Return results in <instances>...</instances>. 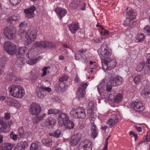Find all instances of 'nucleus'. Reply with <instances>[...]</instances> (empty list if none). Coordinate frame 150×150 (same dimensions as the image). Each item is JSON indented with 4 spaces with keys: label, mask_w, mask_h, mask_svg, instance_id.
Here are the masks:
<instances>
[{
    "label": "nucleus",
    "mask_w": 150,
    "mask_h": 150,
    "mask_svg": "<svg viewBox=\"0 0 150 150\" xmlns=\"http://www.w3.org/2000/svg\"><path fill=\"white\" fill-rule=\"evenodd\" d=\"M9 50L10 52H8V54L10 55H13L17 52V46L15 45H14L9 49Z\"/></svg>",
    "instance_id": "58836bf2"
},
{
    "label": "nucleus",
    "mask_w": 150,
    "mask_h": 150,
    "mask_svg": "<svg viewBox=\"0 0 150 150\" xmlns=\"http://www.w3.org/2000/svg\"><path fill=\"white\" fill-rule=\"evenodd\" d=\"M54 11L57 13V16L59 17V18L60 20H61L67 13V11L66 9L59 7L55 8Z\"/></svg>",
    "instance_id": "f3484780"
},
{
    "label": "nucleus",
    "mask_w": 150,
    "mask_h": 150,
    "mask_svg": "<svg viewBox=\"0 0 150 150\" xmlns=\"http://www.w3.org/2000/svg\"><path fill=\"white\" fill-rule=\"evenodd\" d=\"M123 98V96L121 93H118L115 97L114 101V102L117 103L120 102Z\"/></svg>",
    "instance_id": "ea45409f"
},
{
    "label": "nucleus",
    "mask_w": 150,
    "mask_h": 150,
    "mask_svg": "<svg viewBox=\"0 0 150 150\" xmlns=\"http://www.w3.org/2000/svg\"><path fill=\"white\" fill-rule=\"evenodd\" d=\"M40 58V57H38L36 59L29 61L28 62V64L30 65H34L39 61Z\"/></svg>",
    "instance_id": "8fccbe9b"
},
{
    "label": "nucleus",
    "mask_w": 150,
    "mask_h": 150,
    "mask_svg": "<svg viewBox=\"0 0 150 150\" xmlns=\"http://www.w3.org/2000/svg\"><path fill=\"white\" fill-rule=\"evenodd\" d=\"M6 78L7 80L13 82L18 81L19 79L13 73H11L9 74H7L6 76Z\"/></svg>",
    "instance_id": "cd10ccee"
},
{
    "label": "nucleus",
    "mask_w": 150,
    "mask_h": 150,
    "mask_svg": "<svg viewBox=\"0 0 150 150\" xmlns=\"http://www.w3.org/2000/svg\"><path fill=\"white\" fill-rule=\"evenodd\" d=\"M88 84L87 83H81L78 89L77 93L78 97L79 100H80L81 98H83L85 97L86 94L85 90Z\"/></svg>",
    "instance_id": "ddd939ff"
},
{
    "label": "nucleus",
    "mask_w": 150,
    "mask_h": 150,
    "mask_svg": "<svg viewBox=\"0 0 150 150\" xmlns=\"http://www.w3.org/2000/svg\"><path fill=\"white\" fill-rule=\"evenodd\" d=\"M89 63V67L90 69L88 70V73L90 74L96 73L98 69L97 63L95 61H90Z\"/></svg>",
    "instance_id": "a211bd4d"
},
{
    "label": "nucleus",
    "mask_w": 150,
    "mask_h": 150,
    "mask_svg": "<svg viewBox=\"0 0 150 150\" xmlns=\"http://www.w3.org/2000/svg\"><path fill=\"white\" fill-rule=\"evenodd\" d=\"M7 104L10 106H14L17 108L20 106V103L16 100L13 98H10L8 100Z\"/></svg>",
    "instance_id": "5701e85b"
},
{
    "label": "nucleus",
    "mask_w": 150,
    "mask_h": 150,
    "mask_svg": "<svg viewBox=\"0 0 150 150\" xmlns=\"http://www.w3.org/2000/svg\"><path fill=\"white\" fill-rule=\"evenodd\" d=\"M79 23L76 22H73L69 25V28L71 33L75 34L79 28Z\"/></svg>",
    "instance_id": "aec40b11"
},
{
    "label": "nucleus",
    "mask_w": 150,
    "mask_h": 150,
    "mask_svg": "<svg viewBox=\"0 0 150 150\" xmlns=\"http://www.w3.org/2000/svg\"><path fill=\"white\" fill-rule=\"evenodd\" d=\"M145 62L143 61L139 63L137 65L136 70L138 71H141L144 68L145 65Z\"/></svg>",
    "instance_id": "37998d69"
},
{
    "label": "nucleus",
    "mask_w": 150,
    "mask_h": 150,
    "mask_svg": "<svg viewBox=\"0 0 150 150\" xmlns=\"http://www.w3.org/2000/svg\"><path fill=\"white\" fill-rule=\"evenodd\" d=\"M103 69L104 71L110 70L114 68L116 66L117 62L115 59H102Z\"/></svg>",
    "instance_id": "0eeeda50"
},
{
    "label": "nucleus",
    "mask_w": 150,
    "mask_h": 150,
    "mask_svg": "<svg viewBox=\"0 0 150 150\" xmlns=\"http://www.w3.org/2000/svg\"><path fill=\"white\" fill-rule=\"evenodd\" d=\"M41 110V106L35 103H32L30 108V111L32 115H38Z\"/></svg>",
    "instance_id": "4468645a"
},
{
    "label": "nucleus",
    "mask_w": 150,
    "mask_h": 150,
    "mask_svg": "<svg viewBox=\"0 0 150 150\" xmlns=\"http://www.w3.org/2000/svg\"><path fill=\"white\" fill-rule=\"evenodd\" d=\"M59 87L60 88V91L63 92L67 90L68 85L65 82H62L59 83Z\"/></svg>",
    "instance_id": "a19ab883"
},
{
    "label": "nucleus",
    "mask_w": 150,
    "mask_h": 150,
    "mask_svg": "<svg viewBox=\"0 0 150 150\" xmlns=\"http://www.w3.org/2000/svg\"><path fill=\"white\" fill-rule=\"evenodd\" d=\"M63 125L69 129H72L74 127V124L73 122L69 120V119L67 122L64 123Z\"/></svg>",
    "instance_id": "c9c22d12"
},
{
    "label": "nucleus",
    "mask_w": 150,
    "mask_h": 150,
    "mask_svg": "<svg viewBox=\"0 0 150 150\" xmlns=\"http://www.w3.org/2000/svg\"><path fill=\"white\" fill-rule=\"evenodd\" d=\"M81 139V134L78 133L72 137L70 143L71 146L76 145L79 143Z\"/></svg>",
    "instance_id": "6ab92c4d"
},
{
    "label": "nucleus",
    "mask_w": 150,
    "mask_h": 150,
    "mask_svg": "<svg viewBox=\"0 0 150 150\" xmlns=\"http://www.w3.org/2000/svg\"><path fill=\"white\" fill-rule=\"evenodd\" d=\"M18 137L19 138L23 137L24 134V129L23 127H21L18 129Z\"/></svg>",
    "instance_id": "09e8293b"
},
{
    "label": "nucleus",
    "mask_w": 150,
    "mask_h": 150,
    "mask_svg": "<svg viewBox=\"0 0 150 150\" xmlns=\"http://www.w3.org/2000/svg\"><path fill=\"white\" fill-rule=\"evenodd\" d=\"M17 18L15 16H12L8 18L7 21L10 23H12L13 21L16 22L17 20Z\"/></svg>",
    "instance_id": "6e6d98bb"
},
{
    "label": "nucleus",
    "mask_w": 150,
    "mask_h": 150,
    "mask_svg": "<svg viewBox=\"0 0 150 150\" xmlns=\"http://www.w3.org/2000/svg\"><path fill=\"white\" fill-rule=\"evenodd\" d=\"M69 6L72 9L74 10L84 11L86 10V3L81 2V0H71Z\"/></svg>",
    "instance_id": "6e6552de"
},
{
    "label": "nucleus",
    "mask_w": 150,
    "mask_h": 150,
    "mask_svg": "<svg viewBox=\"0 0 150 150\" xmlns=\"http://www.w3.org/2000/svg\"><path fill=\"white\" fill-rule=\"evenodd\" d=\"M107 113L108 116H110L111 117L108 119L106 123L109 125L110 127L111 128L119 121L118 113L116 112L112 111L111 110H109Z\"/></svg>",
    "instance_id": "423d86ee"
},
{
    "label": "nucleus",
    "mask_w": 150,
    "mask_h": 150,
    "mask_svg": "<svg viewBox=\"0 0 150 150\" xmlns=\"http://www.w3.org/2000/svg\"><path fill=\"white\" fill-rule=\"evenodd\" d=\"M133 20L129 18L126 17V19L124 21V25L125 26H129L131 23H133L132 22Z\"/></svg>",
    "instance_id": "49530a36"
},
{
    "label": "nucleus",
    "mask_w": 150,
    "mask_h": 150,
    "mask_svg": "<svg viewBox=\"0 0 150 150\" xmlns=\"http://www.w3.org/2000/svg\"><path fill=\"white\" fill-rule=\"evenodd\" d=\"M25 48L23 47H19L18 51H17V54L19 55L23 54L25 52Z\"/></svg>",
    "instance_id": "5fc2aeb1"
},
{
    "label": "nucleus",
    "mask_w": 150,
    "mask_h": 150,
    "mask_svg": "<svg viewBox=\"0 0 150 150\" xmlns=\"http://www.w3.org/2000/svg\"><path fill=\"white\" fill-rule=\"evenodd\" d=\"M4 69V66L2 65H0V75L5 74Z\"/></svg>",
    "instance_id": "69168bd1"
},
{
    "label": "nucleus",
    "mask_w": 150,
    "mask_h": 150,
    "mask_svg": "<svg viewBox=\"0 0 150 150\" xmlns=\"http://www.w3.org/2000/svg\"><path fill=\"white\" fill-rule=\"evenodd\" d=\"M46 115L45 113H43L42 115L41 116H36L35 118V121L36 123H38L40 121L42 120L46 116Z\"/></svg>",
    "instance_id": "de8ad7c7"
},
{
    "label": "nucleus",
    "mask_w": 150,
    "mask_h": 150,
    "mask_svg": "<svg viewBox=\"0 0 150 150\" xmlns=\"http://www.w3.org/2000/svg\"><path fill=\"white\" fill-rule=\"evenodd\" d=\"M11 4L14 6H16L19 3L21 0H9Z\"/></svg>",
    "instance_id": "680f3d73"
},
{
    "label": "nucleus",
    "mask_w": 150,
    "mask_h": 150,
    "mask_svg": "<svg viewBox=\"0 0 150 150\" xmlns=\"http://www.w3.org/2000/svg\"><path fill=\"white\" fill-rule=\"evenodd\" d=\"M9 131L8 125L6 123L0 120V133H6Z\"/></svg>",
    "instance_id": "393cba45"
},
{
    "label": "nucleus",
    "mask_w": 150,
    "mask_h": 150,
    "mask_svg": "<svg viewBox=\"0 0 150 150\" xmlns=\"http://www.w3.org/2000/svg\"><path fill=\"white\" fill-rule=\"evenodd\" d=\"M126 13L127 17L134 20L136 17V14L135 11L130 8H128L127 9Z\"/></svg>",
    "instance_id": "4be33fe9"
},
{
    "label": "nucleus",
    "mask_w": 150,
    "mask_h": 150,
    "mask_svg": "<svg viewBox=\"0 0 150 150\" xmlns=\"http://www.w3.org/2000/svg\"><path fill=\"white\" fill-rule=\"evenodd\" d=\"M14 44L12 43L11 42L7 41L5 42L4 47L5 50L8 53V52H10L9 51V49L11 48V47H12L13 45Z\"/></svg>",
    "instance_id": "473e14b6"
},
{
    "label": "nucleus",
    "mask_w": 150,
    "mask_h": 150,
    "mask_svg": "<svg viewBox=\"0 0 150 150\" xmlns=\"http://www.w3.org/2000/svg\"><path fill=\"white\" fill-rule=\"evenodd\" d=\"M5 118L6 119L9 120L11 117V115L10 113L8 112H6L4 114Z\"/></svg>",
    "instance_id": "338daca9"
},
{
    "label": "nucleus",
    "mask_w": 150,
    "mask_h": 150,
    "mask_svg": "<svg viewBox=\"0 0 150 150\" xmlns=\"http://www.w3.org/2000/svg\"><path fill=\"white\" fill-rule=\"evenodd\" d=\"M144 38L145 35L143 33H137L136 39L138 42H142Z\"/></svg>",
    "instance_id": "e433bc0d"
},
{
    "label": "nucleus",
    "mask_w": 150,
    "mask_h": 150,
    "mask_svg": "<svg viewBox=\"0 0 150 150\" xmlns=\"http://www.w3.org/2000/svg\"><path fill=\"white\" fill-rule=\"evenodd\" d=\"M144 32L148 35H150V26L147 25L145 26L144 28Z\"/></svg>",
    "instance_id": "4d7b16f0"
},
{
    "label": "nucleus",
    "mask_w": 150,
    "mask_h": 150,
    "mask_svg": "<svg viewBox=\"0 0 150 150\" xmlns=\"http://www.w3.org/2000/svg\"><path fill=\"white\" fill-rule=\"evenodd\" d=\"M27 25V23L25 22H23L20 23L19 26L20 28H24L26 27ZM21 28H20L19 30V32H20L21 31Z\"/></svg>",
    "instance_id": "e2e57ef3"
},
{
    "label": "nucleus",
    "mask_w": 150,
    "mask_h": 150,
    "mask_svg": "<svg viewBox=\"0 0 150 150\" xmlns=\"http://www.w3.org/2000/svg\"><path fill=\"white\" fill-rule=\"evenodd\" d=\"M30 150H41V147L39 142L33 143L31 144L30 147Z\"/></svg>",
    "instance_id": "72a5a7b5"
},
{
    "label": "nucleus",
    "mask_w": 150,
    "mask_h": 150,
    "mask_svg": "<svg viewBox=\"0 0 150 150\" xmlns=\"http://www.w3.org/2000/svg\"><path fill=\"white\" fill-rule=\"evenodd\" d=\"M91 142L89 140L86 139L81 142L79 146V150H91Z\"/></svg>",
    "instance_id": "f8f14e48"
},
{
    "label": "nucleus",
    "mask_w": 150,
    "mask_h": 150,
    "mask_svg": "<svg viewBox=\"0 0 150 150\" xmlns=\"http://www.w3.org/2000/svg\"><path fill=\"white\" fill-rule=\"evenodd\" d=\"M14 145L11 143H4L1 145L0 147L2 150H11Z\"/></svg>",
    "instance_id": "b1692460"
},
{
    "label": "nucleus",
    "mask_w": 150,
    "mask_h": 150,
    "mask_svg": "<svg viewBox=\"0 0 150 150\" xmlns=\"http://www.w3.org/2000/svg\"><path fill=\"white\" fill-rule=\"evenodd\" d=\"M25 60L22 57H18L16 62V65L17 67H22L23 66Z\"/></svg>",
    "instance_id": "7c9ffc66"
},
{
    "label": "nucleus",
    "mask_w": 150,
    "mask_h": 150,
    "mask_svg": "<svg viewBox=\"0 0 150 150\" xmlns=\"http://www.w3.org/2000/svg\"><path fill=\"white\" fill-rule=\"evenodd\" d=\"M56 120L54 118H49L47 120H45V123L44 124H42L43 126H46L47 125H54L56 123Z\"/></svg>",
    "instance_id": "c85d7f7f"
},
{
    "label": "nucleus",
    "mask_w": 150,
    "mask_h": 150,
    "mask_svg": "<svg viewBox=\"0 0 150 150\" xmlns=\"http://www.w3.org/2000/svg\"><path fill=\"white\" fill-rule=\"evenodd\" d=\"M36 94L38 98H43L46 94L45 92L42 90L40 86V87L38 86L37 88Z\"/></svg>",
    "instance_id": "bb28decb"
},
{
    "label": "nucleus",
    "mask_w": 150,
    "mask_h": 150,
    "mask_svg": "<svg viewBox=\"0 0 150 150\" xmlns=\"http://www.w3.org/2000/svg\"><path fill=\"white\" fill-rule=\"evenodd\" d=\"M37 33L35 31L28 30L25 32L24 30L21 32V35H25V38L26 39L25 41V45L27 46L30 44L32 42L34 41L36 39Z\"/></svg>",
    "instance_id": "39448f33"
},
{
    "label": "nucleus",
    "mask_w": 150,
    "mask_h": 150,
    "mask_svg": "<svg viewBox=\"0 0 150 150\" xmlns=\"http://www.w3.org/2000/svg\"><path fill=\"white\" fill-rule=\"evenodd\" d=\"M146 61V66L147 67L148 70V73H150V53L147 54Z\"/></svg>",
    "instance_id": "79ce46f5"
},
{
    "label": "nucleus",
    "mask_w": 150,
    "mask_h": 150,
    "mask_svg": "<svg viewBox=\"0 0 150 150\" xmlns=\"http://www.w3.org/2000/svg\"><path fill=\"white\" fill-rule=\"evenodd\" d=\"M26 56L27 57L30 59H32L34 57V53L33 52L32 49L30 50L28 52Z\"/></svg>",
    "instance_id": "3c124183"
},
{
    "label": "nucleus",
    "mask_w": 150,
    "mask_h": 150,
    "mask_svg": "<svg viewBox=\"0 0 150 150\" xmlns=\"http://www.w3.org/2000/svg\"><path fill=\"white\" fill-rule=\"evenodd\" d=\"M70 113L71 117L75 119H83L86 116L85 109L81 107L73 108L70 111Z\"/></svg>",
    "instance_id": "20e7f679"
},
{
    "label": "nucleus",
    "mask_w": 150,
    "mask_h": 150,
    "mask_svg": "<svg viewBox=\"0 0 150 150\" xmlns=\"http://www.w3.org/2000/svg\"><path fill=\"white\" fill-rule=\"evenodd\" d=\"M99 31L101 36L107 35L110 34V32L108 31L107 29L104 28L103 27L101 28V29Z\"/></svg>",
    "instance_id": "c03bdc74"
},
{
    "label": "nucleus",
    "mask_w": 150,
    "mask_h": 150,
    "mask_svg": "<svg viewBox=\"0 0 150 150\" xmlns=\"http://www.w3.org/2000/svg\"><path fill=\"white\" fill-rule=\"evenodd\" d=\"M59 110L56 109H50L48 110L47 114L49 115L57 114L59 112Z\"/></svg>",
    "instance_id": "a18cd8bd"
},
{
    "label": "nucleus",
    "mask_w": 150,
    "mask_h": 150,
    "mask_svg": "<svg viewBox=\"0 0 150 150\" xmlns=\"http://www.w3.org/2000/svg\"><path fill=\"white\" fill-rule=\"evenodd\" d=\"M61 134V130L57 129L53 133H49V135L50 137H53L56 138L59 137Z\"/></svg>",
    "instance_id": "f704fd0d"
},
{
    "label": "nucleus",
    "mask_w": 150,
    "mask_h": 150,
    "mask_svg": "<svg viewBox=\"0 0 150 150\" xmlns=\"http://www.w3.org/2000/svg\"><path fill=\"white\" fill-rule=\"evenodd\" d=\"M143 79V76L142 75H137L134 77L133 80L134 82L136 84H138L142 81Z\"/></svg>",
    "instance_id": "2f4dec72"
},
{
    "label": "nucleus",
    "mask_w": 150,
    "mask_h": 150,
    "mask_svg": "<svg viewBox=\"0 0 150 150\" xmlns=\"http://www.w3.org/2000/svg\"><path fill=\"white\" fill-rule=\"evenodd\" d=\"M8 60V57L6 56H1L0 57V61L2 64H5Z\"/></svg>",
    "instance_id": "603ef678"
},
{
    "label": "nucleus",
    "mask_w": 150,
    "mask_h": 150,
    "mask_svg": "<svg viewBox=\"0 0 150 150\" xmlns=\"http://www.w3.org/2000/svg\"><path fill=\"white\" fill-rule=\"evenodd\" d=\"M109 70V71L108 72V73L110 75H113L115 74V72L113 70H111V69L110 70Z\"/></svg>",
    "instance_id": "774afa93"
},
{
    "label": "nucleus",
    "mask_w": 150,
    "mask_h": 150,
    "mask_svg": "<svg viewBox=\"0 0 150 150\" xmlns=\"http://www.w3.org/2000/svg\"><path fill=\"white\" fill-rule=\"evenodd\" d=\"M97 130L98 129L96 125L94 123H91V132L92 133V137L93 139L96 138L98 135Z\"/></svg>",
    "instance_id": "a878e982"
},
{
    "label": "nucleus",
    "mask_w": 150,
    "mask_h": 150,
    "mask_svg": "<svg viewBox=\"0 0 150 150\" xmlns=\"http://www.w3.org/2000/svg\"><path fill=\"white\" fill-rule=\"evenodd\" d=\"M8 90L10 94L15 98H21L24 95V91L20 85H12L9 87Z\"/></svg>",
    "instance_id": "f03ea898"
},
{
    "label": "nucleus",
    "mask_w": 150,
    "mask_h": 150,
    "mask_svg": "<svg viewBox=\"0 0 150 150\" xmlns=\"http://www.w3.org/2000/svg\"><path fill=\"white\" fill-rule=\"evenodd\" d=\"M17 135L15 134L13 132H12L10 133V138L14 141H16L17 140Z\"/></svg>",
    "instance_id": "bf43d9fd"
},
{
    "label": "nucleus",
    "mask_w": 150,
    "mask_h": 150,
    "mask_svg": "<svg viewBox=\"0 0 150 150\" xmlns=\"http://www.w3.org/2000/svg\"><path fill=\"white\" fill-rule=\"evenodd\" d=\"M36 9V7L33 6L28 8L24 9L23 11L25 13V17L28 19L33 18L35 15L34 11Z\"/></svg>",
    "instance_id": "2eb2a0df"
},
{
    "label": "nucleus",
    "mask_w": 150,
    "mask_h": 150,
    "mask_svg": "<svg viewBox=\"0 0 150 150\" xmlns=\"http://www.w3.org/2000/svg\"><path fill=\"white\" fill-rule=\"evenodd\" d=\"M69 119V117L67 114L62 113L59 115L58 120L59 125L62 126L64 122H66Z\"/></svg>",
    "instance_id": "dca6fc26"
},
{
    "label": "nucleus",
    "mask_w": 150,
    "mask_h": 150,
    "mask_svg": "<svg viewBox=\"0 0 150 150\" xmlns=\"http://www.w3.org/2000/svg\"><path fill=\"white\" fill-rule=\"evenodd\" d=\"M98 52L100 57H103L102 59H109L112 53V50L108 46V45L103 43L98 50Z\"/></svg>",
    "instance_id": "7ed1b4c3"
},
{
    "label": "nucleus",
    "mask_w": 150,
    "mask_h": 150,
    "mask_svg": "<svg viewBox=\"0 0 150 150\" xmlns=\"http://www.w3.org/2000/svg\"><path fill=\"white\" fill-rule=\"evenodd\" d=\"M42 142L44 145L48 146L52 144L53 140L51 137H49L47 139L42 138Z\"/></svg>",
    "instance_id": "c756f323"
},
{
    "label": "nucleus",
    "mask_w": 150,
    "mask_h": 150,
    "mask_svg": "<svg viewBox=\"0 0 150 150\" xmlns=\"http://www.w3.org/2000/svg\"><path fill=\"white\" fill-rule=\"evenodd\" d=\"M34 45L35 47L40 49H52L55 46V45L53 43L47 41H36Z\"/></svg>",
    "instance_id": "1a4fd4ad"
},
{
    "label": "nucleus",
    "mask_w": 150,
    "mask_h": 150,
    "mask_svg": "<svg viewBox=\"0 0 150 150\" xmlns=\"http://www.w3.org/2000/svg\"><path fill=\"white\" fill-rule=\"evenodd\" d=\"M123 81V79L119 76L113 77L108 82L106 79H103L100 84L97 86L98 92L100 93L106 90L108 92H110L112 89V86L120 85Z\"/></svg>",
    "instance_id": "f257e3e1"
},
{
    "label": "nucleus",
    "mask_w": 150,
    "mask_h": 150,
    "mask_svg": "<svg viewBox=\"0 0 150 150\" xmlns=\"http://www.w3.org/2000/svg\"><path fill=\"white\" fill-rule=\"evenodd\" d=\"M17 146L21 150H24L25 148L28 146V142L27 141H21Z\"/></svg>",
    "instance_id": "4c0bfd02"
},
{
    "label": "nucleus",
    "mask_w": 150,
    "mask_h": 150,
    "mask_svg": "<svg viewBox=\"0 0 150 150\" xmlns=\"http://www.w3.org/2000/svg\"><path fill=\"white\" fill-rule=\"evenodd\" d=\"M141 95L144 98H147L150 97V86H145L141 92Z\"/></svg>",
    "instance_id": "412c9836"
},
{
    "label": "nucleus",
    "mask_w": 150,
    "mask_h": 150,
    "mask_svg": "<svg viewBox=\"0 0 150 150\" xmlns=\"http://www.w3.org/2000/svg\"><path fill=\"white\" fill-rule=\"evenodd\" d=\"M48 67H43V68L42 69L43 73L41 75L42 77H44L46 75V74L47 73V71Z\"/></svg>",
    "instance_id": "0e129e2a"
},
{
    "label": "nucleus",
    "mask_w": 150,
    "mask_h": 150,
    "mask_svg": "<svg viewBox=\"0 0 150 150\" xmlns=\"http://www.w3.org/2000/svg\"><path fill=\"white\" fill-rule=\"evenodd\" d=\"M40 86L41 87V89L45 92L46 91H47L48 92H50L51 91V89L50 87H46L42 85H40Z\"/></svg>",
    "instance_id": "13d9d810"
},
{
    "label": "nucleus",
    "mask_w": 150,
    "mask_h": 150,
    "mask_svg": "<svg viewBox=\"0 0 150 150\" xmlns=\"http://www.w3.org/2000/svg\"><path fill=\"white\" fill-rule=\"evenodd\" d=\"M68 79V77L66 75L62 76L61 77L59 78V81L62 82L63 81H65L67 80Z\"/></svg>",
    "instance_id": "052dcab7"
},
{
    "label": "nucleus",
    "mask_w": 150,
    "mask_h": 150,
    "mask_svg": "<svg viewBox=\"0 0 150 150\" xmlns=\"http://www.w3.org/2000/svg\"><path fill=\"white\" fill-rule=\"evenodd\" d=\"M131 107L136 112L141 113L145 109L144 104L141 101H133L131 104Z\"/></svg>",
    "instance_id": "9b49d317"
},
{
    "label": "nucleus",
    "mask_w": 150,
    "mask_h": 150,
    "mask_svg": "<svg viewBox=\"0 0 150 150\" xmlns=\"http://www.w3.org/2000/svg\"><path fill=\"white\" fill-rule=\"evenodd\" d=\"M4 33L6 38L10 40L14 38L16 32L14 28L8 26L4 28Z\"/></svg>",
    "instance_id": "9d476101"
},
{
    "label": "nucleus",
    "mask_w": 150,
    "mask_h": 150,
    "mask_svg": "<svg viewBox=\"0 0 150 150\" xmlns=\"http://www.w3.org/2000/svg\"><path fill=\"white\" fill-rule=\"evenodd\" d=\"M88 105L89 108L88 111H91V113H92L94 109V102L93 101H90L88 103Z\"/></svg>",
    "instance_id": "864d4df0"
}]
</instances>
